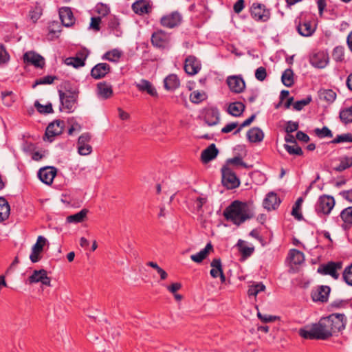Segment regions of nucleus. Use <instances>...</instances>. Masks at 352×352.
Wrapping results in <instances>:
<instances>
[{"mask_svg":"<svg viewBox=\"0 0 352 352\" xmlns=\"http://www.w3.org/2000/svg\"><path fill=\"white\" fill-rule=\"evenodd\" d=\"M64 127L65 122L63 120H56L48 124L45 130V136L50 142H52L55 136L59 135L63 133Z\"/></svg>","mask_w":352,"mask_h":352,"instance_id":"1a4fd4ad","label":"nucleus"},{"mask_svg":"<svg viewBox=\"0 0 352 352\" xmlns=\"http://www.w3.org/2000/svg\"><path fill=\"white\" fill-rule=\"evenodd\" d=\"M247 138L250 142H261L264 138V133L259 127H253L248 131Z\"/></svg>","mask_w":352,"mask_h":352,"instance_id":"7c9ffc66","label":"nucleus"},{"mask_svg":"<svg viewBox=\"0 0 352 352\" xmlns=\"http://www.w3.org/2000/svg\"><path fill=\"white\" fill-rule=\"evenodd\" d=\"M302 202H303L302 197H300L298 198V199L296 201L294 205L292 207V212H291L292 215L294 216V218L298 221H301L303 219V216H302V213L300 212Z\"/></svg>","mask_w":352,"mask_h":352,"instance_id":"37998d69","label":"nucleus"},{"mask_svg":"<svg viewBox=\"0 0 352 352\" xmlns=\"http://www.w3.org/2000/svg\"><path fill=\"white\" fill-rule=\"evenodd\" d=\"M332 58L336 62H342L344 59V47L336 46L333 50Z\"/></svg>","mask_w":352,"mask_h":352,"instance_id":"3c124183","label":"nucleus"},{"mask_svg":"<svg viewBox=\"0 0 352 352\" xmlns=\"http://www.w3.org/2000/svg\"><path fill=\"white\" fill-rule=\"evenodd\" d=\"M223 215L227 221L232 222L237 226L252 218V214L249 213L247 203L239 200L233 201L226 207L223 210Z\"/></svg>","mask_w":352,"mask_h":352,"instance_id":"f03ea898","label":"nucleus"},{"mask_svg":"<svg viewBox=\"0 0 352 352\" xmlns=\"http://www.w3.org/2000/svg\"><path fill=\"white\" fill-rule=\"evenodd\" d=\"M312 101L311 95L307 96L305 98L297 100L293 104V107L296 111H301L304 107L308 105Z\"/></svg>","mask_w":352,"mask_h":352,"instance_id":"5fc2aeb1","label":"nucleus"},{"mask_svg":"<svg viewBox=\"0 0 352 352\" xmlns=\"http://www.w3.org/2000/svg\"><path fill=\"white\" fill-rule=\"evenodd\" d=\"M342 279L348 285L352 286V263L344 269Z\"/></svg>","mask_w":352,"mask_h":352,"instance_id":"13d9d810","label":"nucleus"},{"mask_svg":"<svg viewBox=\"0 0 352 352\" xmlns=\"http://www.w3.org/2000/svg\"><path fill=\"white\" fill-rule=\"evenodd\" d=\"M136 87H138V90L142 92L146 91L148 94L153 97L158 96V94L155 88L153 87L152 83L147 80H141L140 83L136 85Z\"/></svg>","mask_w":352,"mask_h":352,"instance_id":"c85d7f7f","label":"nucleus"},{"mask_svg":"<svg viewBox=\"0 0 352 352\" xmlns=\"http://www.w3.org/2000/svg\"><path fill=\"white\" fill-rule=\"evenodd\" d=\"M340 217L343 221L341 227L344 230H349L352 226V206H349L343 209Z\"/></svg>","mask_w":352,"mask_h":352,"instance_id":"a878e982","label":"nucleus"},{"mask_svg":"<svg viewBox=\"0 0 352 352\" xmlns=\"http://www.w3.org/2000/svg\"><path fill=\"white\" fill-rule=\"evenodd\" d=\"M244 243H245L244 241L239 239L236 244V245L239 248V251L241 253V258L240 259L241 261L246 260L254 252V248L253 246L252 247L245 246Z\"/></svg>","mask_w":352,"mask_h":352,"instance_id":"473e14b6","label":"nucleus"},{"mask_svg":"<svg viewBox=\"0 0 352 352\" xmlns=\"http://www.w3.org/2000/svg\"><path fill=\"white\" fill-rule=\"evenodd\" d=\"M283 84L287 87H291L294 84V72L291 68L285 69L281 76Z\"/></svg>","mask_w":352,"mask_h":352,"instance_id":"4c0bfd02","label":"nucleus"},{"mask_svg":"<svg viewBox=\"0 0 352 352\" xmlns=\"http://www.w3.org/2000/svg\"><path fill=\"white\" fill-rule=\"evenodd\" d=\"M212 269L210 271V276L216 278L219 277V274L223 272L221 260L220 258H214L210 263Z\"/></svg>","mask_w":352,"mask_h":352,"instance_id":"72a5a7b5","label":"nucleus"},{"mask_svg":"<svg viewBox=\"0 0 352 352\" xmlns=\"http://www.w3.org/2000/svg\"><path fill=\"white\" fill-rule=\"evenodd\" d=\"M46 242L47 239L44 236H38L36 243L32 248V252L30 255V259L32 263H37L41 259V253L43 252Z\"/></svg>","mask_w":352,"mask_h":352,"instance_id":"f3484780","label":"nucleus"},{"mask_svg":"<svg viewBox=\"0 0 352 352\" xmlns=\"http://www.w3.org/2000/svg\"><path fill=\"white\" fill-rule=\"evenodd\" d=\"M342 268V261H329L327 263L320 265L318 267L317 272L322 275H329L333 279L337 280L340 276V274L338 271Z\"/></svg>","mask_w":352,"mask_h":352,"instance_id":"6e6552de","label":"nucleus"},{"mask_svg":"<svg viewBox=\"0 0 352 352\" xmlns=\"http://www.w3.org/2000/svg\"><path fill=\"white\" fill-rule=\"evenodd\" d=\"M221 182L227 189H234L239 186L240 180L230 168L223 166L221 168Z\"/></svg>","mask_w":352,"mask_h":352,"instance_id":"0eeeda50","label":"nucleus"},{"mask_svg":"<svg viewBox=\"0 0 352 352\" xmlns=\"http://www.w3.org/2000/svg\"><path fill=\"white\" fill-rule=\"evenodd\" d=\"M10 207L7 200L0 197V222L8 219L10 215Z\"/></svg>","mask_w":352,"mask_h":352,"instance_id":"f704fd0d","label":"nucleus"},{"mask_svg":"<svg viewBox=\"0 0 352 352\" xmlns=\"http://www.w3.org/2000/svg\"><path fill=\"white\" fill-rule=\"evenodd\" d=\"M283 146L287 152L291 155L302 156L304 154L303 151L302 150L301 147L298 145V144L294 145L285 144Z\"/></svg>","mask_w":352,"mask_h":352,"instance_id":"09e8293b","label":"nucleus"},{"mask_svg":"<svg viewBox=\"0 0 352 352\" xmlns=\"http://www.w3.org/2000/svg\"><path fill=\"white\" fill-rule=\"evenodd\" d=\"M108 28L111 32H113L116 36H120L122 31L120 28V22L117 17L115 16H111L108 22Z\"/></svg>","mask_w":352,"mask_h":352,"instance_id":"58836bf2","label":"nucleus"},{"mask_svg":"<svg viewBox=\"0 0 352 352\" xmlns=\"http://www.w3.org/2000/svg\"><path fill=\"white\" fill-rule=\"evenodd\" d=\"M10 60V55L6 51L3 45H0V65L8 62Z\"/></svg>","mask_w":352,"mask_h":352,"instance_id":"680f3d73","label":"nucleus"},{"mask_svg":"<svg viewBox=\"0 0 352 352\" xmlns=\"http://www.w3.org/2000/svg\"><path fill=\"white\" fill-rule=\"evenodd\" d=\"M24 63L31 65L36 68L43 69L45 67V58L34 51L26 52L23 56Z\"/></svg>","mask_w":352,"mask_h":352,"instance_id":"9d476101","label":"nucleus"},{"mask_svg":"<svg viewBox=\"0 0 352 352\" xmlns=\"http://www.w3.org/2000/svg\"><path fill=\"white\" fill-rule=\"evenodd\" d=\"M111 72V67L106 63H100L96 64L91 70V76L96 79L99 80L103 78Z\"/></svg>","mask_w":352,"mask_h":352,"instance_id":"6ab92c4d","label":"nucleus"},{"mask_svg":"<svg viewBox=\"0 0 352 352\" xmlns=\"http://www.w3.org/2000/svg\"><path fill=\"white\" fill-rule=\"evenodd\" d=\"M342 142H352V134L350 133L338 135L333 140L331 144H340Z\"/></svg>","mask_w":352,"mask_h":352,"instance_id":"864d4df0","label":"nucleus"},{"mask_svg":"<svg viewBox=\"0 0 352 352\" xmlns=\"http://www.w3.org/2000/svg\"><path fill=\"white\" fill-rule=\"evenodd\" d=\"M213 251V245L210 242L208 243L206 247L195 254L190 256L191 260L197 263H201L207 258L209 253Z\"/></svg>","mask_w":352,"mask_h":352,"instance_id":"cd10ccee","label":"nucleus"},{"mask_svg":"<svg viewBox=\"0 0 352 352\" xmlns=\"http://www.w3.org/2000/svg\"><path fill=\"white\" fill-rule=\"evenodd\" d=\"M89 210L86 208H84L79 211L78 212H76L74 214L69 215L67 217V221L68 223H81L85 221V219L87 217V214H88Z\"/></svg>","mask_w":352,"mask_h":352,"instance_id":"c9c22d12","label":"nucleus"},{"mask_svg":"<svg viewBox=\"0 0 352 352\" xmlns=\"http://www.w3.org/2000/svg\"><path fill=\"white\" fill-rule=\"evenodd\" d=\"M296 30L299 34L305 37L311 36L315 32V28L312 27L311 21L305 20L302 22L300 19L296 26Z\"/></svg>","mask_w":352,"mask_h":352,"instance_id":"bb28decb","label":"nucleus"},{"mask_svg":"<svg viewBox=\"0 0 352 352\" xmlns=\"http://www.w3.org/2000/svg\"><path fill=\"white\" fill-rule=\"evenodd\" d=\"M180 85V81L176 74H170L164 80V88L168 91H173Z\"/></svg>","mask_w":352,"mask_h":352,"instance_id":"c756f323","label":"nucleus"},{"mask_svg":"<svg viewBox=\"0 0 352 352\" xmlns=\"http://www.w3.org/2000/svg\"><path fill=\"white\" fill-rule=\"evenodd\" d=\"M112 86L107 82H100L97 84L98 96L103 100L110 98L113 96Z\"/></svg>","mask_w":352,"mask_h":352,"instance_id":"b1692460","label":"nucleus"},{"mask_svg":"<svg viewBox=\"0 0 352 352\" xmlns=\"http://www.w3.org/2000/svg\"><path fill=\"white\" fill-rule=\"evenodd\" d=\"M57 76L47 75L44 77L36 79L33 83L32 87L35 88L37 85H50L52 84L54 80L57 79Z\"/></svg>","mask_w":352,"mask_h":352,"instance_id":"8fccbe9b","label":"nucleus"},{"mask_svg":"<svg viewBox=\"0 0 352 352\" xmlns=\"http://www.w3.org/2000/svg\"><path fill=\"white\" fill-rule=\"evenodd\" d=\"M319 97L320 100L332 103L336 98V93L332 89H323L319 91Z\"/></svg>","mask_w":352,"mask_h":352,"instance_id":"a19ab883","label":"nucleus"},{"mask_svg":"<svg viewBox=\"0 0 352 352\" xmlns=\"http://www.w3.org/2000/svg\"><path fill=\"white\" fill-rule=\"evenodd\" d=\"M219 154V150L216 145L212 143L206 149L202 151L201 154V160L204 164H207L217 157Z\"/></svg>","mask_w":352,"mask_h":352,"instance_id":"4be33fe9","label":"nucleus"},{"mask_svg":"<svg viewBox=\"0 0 352 352\" xmlns=\"http://www.w3.org/2000/svg\"><path fill=\"white\" fill-rule=\"evenodd\" d=\"M204 120L208 126L217 125L220 120V113L217 107H210L204 110Z\"/></svg>","mask_w":352,"mask_h":352,"instance_id":"dca6fc26","label":"nucleus"},{"mask_svg":"<svg viewBox=\"0 0 352 352\" xmlns=\"http://www.w3.org/2000/svg\"><path fill=\"white\" fill-rule=\"evenodd\" d=\"M316 135L320 138H332L333 133L327 126H323L322 129L316 128L314 130Z\"/></svg>","mask_w":352,"mask_h":352,"instance_id":"4d7b16f0","label":"nucleus"},{"mask_svg":"<svg viewBox=\"0 0 352 352\" xmlns=\"http://www.w3.org/2000/svg\"><path fill=\"white\" fill-rule=\"evenodd\" d=\"M265 285L263 283H256L252 285H250L248 290V295L250 296H256L260 292L265 290Z\"/></svg>","mask_w":352,"mask_h":352,"instance_id":"49530a36","label":"nucleus"},{"mask_svg":"<svg viewBox=\"0 0 352 352\" xmlns=\"http://www.w3.org/2000/svg\"><path fill=\"white\" fill-rule=\"evenodd\" d=\"M245 105L242 102H234L230 103L228 107V113L234 117L241 116L245 111Z\"/></svg>","mask_w":352,"mask_h":352,"instance_id":"2f4dec72","label":"nucleus"},{"mask_svg":"<svg viewBox=\"0 0 352 352\" xmlns=\"http://www.w3.org/2000/svg\"><path fill=\"white\" fill-rule=\"evenodd\" d=\"M349 300L346 299H336L332 301L327 307V309L329 311H331L334 309H340L346 308V307L349 303Z\"/></svg>","mask_w":352,"mask_h":352,"instance_id":"a18cd8bd","label":"nucleus"},{"mask_svg":"<svg viewBox=\"0 0 352 352\" xmlns=\"http://www.w3.org/2000/svg\"><path fill=\"white\" fill-rule=\"evenodd\" d=\"M88 51H79L75 57H69L65 60V63L72 65L74 68L83 67L85 65V60L88 56Z\"/></svg>","mask_w":352,"mask_h":352,"instance_id":"412c9836","label":"nucleus"},{"mask_svg":"<svg viewBox=\"0 0 352 352\" xmlns=\"http://www.w3.org/2000/svg\"><path fill=\"white\" fill-rule=\"evenodd\" d=\"M201 61L195 56L189 55L184 60V69L189 76H194L201 70Z\"/></svg>","mask_w":352,"mask_h":352,"instance_id":"9b49d317","label":"nucleus"},{"mask_svg":"<svg viewBox=\"0 0 352 352\" xmlns=\"http://www.w3.org/2000/svg\"><path fill=\"white\" fill-rule=\"evenodd\" d=\"M289 258L294 265H300L305 261L303 252L296 249H292L289 252Z\"/></svg>","mask_w":352,"mask_h":352,"instance_id":"e433bc0d","label":"nucleus"},{"mask_svg":"<svg viewBox=\"0 0 352 352\" xmlns=\"http://www.w3.org/2000/svg\"><path fill=\"white\" fill-rule=\"evenodd\" d=\"M336 204L334 197L331 195H321L316 205V212L320 216V214L328 215Z\"/></svg>","mask_w":352,"mask_h":352,"instance_id":"423d86ee","label":"nucleus"},{"mask_svg":"<svg viewBox=\"0 0 352 352\" xmlns=\"http://www.w3.org/2000/svg\"><path fill=\"white\" fill-rule=\"evenodd\" d=\"M227 163L235 166H241L245 168H250L252 166V165H248L245 162H244L242 160V157L240 156H235L233 158L228 159L227 160Z\"/></svg>","mask_w":352,"mask_h":352,"instance_id":"bf43d9fd","label":"nucleus"},{"mask_svg":"<svg viewBox=\"0 0 352 352\" xmlns=\"http://www.w3.org/2000/svg\"><path fill=\"white\" fill-rule=\"evenodd\" d=\"M47 272L45 270H34L32 275L28 277V281L30 284L41 283Z\"/></svg>","mask_w":352,"mask_h":352,"instance_id":"ea45409f","label":"nucleus"},{"mask_svg":"<svg viewBox=\"0 0 352 352\" xmlns=\"http://www.w3.org/2000/svg\"><path fill=\"white\" fill-rule=\"evenodd\" d=\"M347 318L344 314L333 313L322 317L318 322L313 323L309 329L300 328L298 334L306 340H327L333 336H338L346 325Z\"/></svg>","mask_w":352,"mask_h":352,"instance_id":"f257e3e1","label":"nucleus"},{"mask_svg":"<svg viewBox=\"0 0 352 352\" xmlns=\"http://www.w3.org/2000/svg\"><path fill=\"white\" fill-rule=\"evenodd\" d=\"M249 12L252 18L257 22H267L271 16L270 9L263 3L258 1L253 2Z\"/></svg>","mask_w":352,"mask_h":352,"instance_id":"7ed1b4c3","label":"nucleus"},{"mask_svg":"<svg viewBox=\"0 0 352 352\" xmlns=\"http://www.w3.org/2000/svg\"><path fill=\"white\" fill-rule=\"evenodd\" d=\"M170 34L162 30L154 32L151 38L152 45L155 47L162 50L170 48Z\"/></svg>","mask_w":352,"mask_h":352,"instance_id":"39448f33","label":"nucleus"},{"mask_svg":"<svg viewBox=\"0 0 352 352\" xmlns=\"http://www.w3.org/2000/svg\"><path fill=\"white\" fill-rule=\"evenodd\" d=\"M78 153L81 155H87L91 153L92 147L88 144H77Z\"/></svg>","mask_w":352,"mask_h":352,"instance_id":"0e129e2a","label":"nucleus"},{"mask_svg":"<svg viewBox=\"0 0 352 352\" xmlns=\"http://www.w3.org/2000/svg\"><path fill=\"white\" fill-rule=\"evenodd\" d=\"M280 204V200L277 194L273 192H269L263 200V207L267 210H275Z\"/></svg>","mask_w":352,"mask_h":352,"instance_id":"393cba45","label":"nucleus"},{"mask_svg":"<svg viewBox=\"0 0 352 352\" xmlns=\"http://www.w3.org/2000/svg\"><path fill=\"white\" fill-rule=\"evenodd\" d=\"M57 174V168L54 166H45L38 171V177L44 184L51 185Z\"/></svg>","mask_w":352,"mask_h":352,"instance_id":"4468645a","label":"nucleus"},{"mask_svg":"<svg viewBox=\"0 0 352 352\" xmlns=\"http://www.w3.org/2000/svg\"><path fill=\"white\" fill-rule=\"evenodd\" d=\"M258 318L263 322H274L276 320H280L279 316H271V315H263L260 312H258L257 314Z\"/></svg>","mask_w":352,"mask_h":352,"instance_id":"e2e57ef3","label":"nucleus"},{"mask_svg":"<svg viewBox=\"0 0 352 352\" xmlns=\"http://www.w3.org/2000/svg\"><path fill=\"white\" fill-rule=\"evenodd\" d=\"M331 290V287L327 285L318 286L311 294L313 301L322 303L328 302Z\"/></svg>","mask_w":352,"mask_h":352,"instance_id":"2eb2a0df","label":"nucleus"},{"mask_svg":"<svg viewBox=\"0 0 352 352\" xmlns=\"http://www.w3.org/2000/svg\"><path fill=\"white\" fill-rule=\"evenodd\" d=\"M122 56V52L118 49L107 52L102 56V59L107 60L111 62L117 63Z\"/></svg>","mask_w":352,"mask_h":352,"instance_id":"c03bdc74","label":"nucleus"},{"mask_svg":"<svg viewBox=\"0 0 352 352\" xmlns=\"http://www.w3.org/2000/svg\"><path fill=\"white\" fill-rule=\"evenodd\" d=\"M182 16L178 11H174L164 15L160 19L161 25L168 28L178 27L182 23Z\"/></svg>","mask_w":352,"mask_h":352,"instance_id":"f8f14e48","label":"nucleus"},{"mask_svg":"<svg viewBox=\"0 0 352 352\" xmlns=\"http://www.w3.org/2000/svg\"><path fill=\"white\" fill-rule=\"evenodd\" d=\"M226 82L233 93L240 94L245 89V82L241 76H228Z\"/></svg>","mask_w":352,"mask_h":352,"instance_id":"a211bd4d","label":"nucleus"},{"mask_svg":"<svg viewBox=\"0 0 352 352\" xmlns=\"http://www.w3.org/2000/svg\"><path fill=\"white\" fill-rule=\"evenodd\" d=\"M132 9L135 14L143 15L152 11V6L146 0H138L132 5Z\"/></svg>","mask_w":352,"mask_h":352,"instance_id":"5701e85b","label":"nucleus"},{"mask_svg":"<svg viewBox=\"0 0 352 352\" xmlns=\"http://www.w3.org/2000/svg\"><path fill=\"white\" fill-rule=\"evenodd\" d=\"M299 124L298 122L288 121L286 123L285 131L287 133H292L298 130Z\"/></svg>","mask_w":352,"mask_h":352,"instance_id":"774afa93","label":"nucleus"},{"mask_svg":"<svg viewBox=\"0 0 352 352\" xmlns=\"http://www.w3.org/2000/svg\"><path fill=\"white\" fill-rule=\"evenodd\" d=\"M59 17L63 25L69 28L75 23V17L69 7H63L59 9Z\"/></svg>","mask_w":352,"mask_h":352,"instance_id":"aec40b11","label":"nucleus"},{"mask_svg":"<svg viewBox=\"0 0 352 352\" xmlns=\"http://www.w3.org/2000/svg\"><path fill=\"white\" fill-rule=\"evenodd\" d=\"M60 106L59 110L63 111V107L68 110V112H72L73 107L77 102L78 91L76 90H67L66 93L61 90L58 91Z\"/></svg>","mask_w":352,"mask_h":352,"instance_id":"20e7f679","label":"nucleus"},{"mask_svg":"<svg viewBox=\"0 0 352 352\" xmlns=\"http://www.w3.org/2000/svg\"><path fill=\"white\" fill-rule=\"evenodd\" d=\"M256 118V114H252L250 117H249L248 119L244 120L239 126V127L233 133L234 135H236L240 132V131L249 125L251 124V123L255 120Z\"/></svg>","mask_w":352,"mask_h":352,"instance_id":"338daca9","label":"nucleus"},{"mask_svg":"<svg viewBox=\"0 0 352 352\" xmlns=\"http://www.w3.org/2000/svg\"><path fill=\"white\" fill-rule=\"evenodd\" d=\"M204 96V93H200L198 91H194L190 95V100L192 103L198 104L205 99Z\"/></svg>","mask_w":352,"mask_h":352,"instance_id":"052dcab7","label":"nucleus"},{"mask_svg":"<svg viewBox=\"0 0 352 352\" xmlns=\"http://www.w3.org/2000/svg\"><path fill=\"white\" fill-rule=\"evenodd\" d=\"M329 60V54L327 52L324 51H319L314 53L309 57L310 64L313 67L318 69L324 68L327 65Z\"/></svg>","mask_w":352,"mask_h":352,"instance_id":"ddd939ff","label":"nucleus"},{"mask_svg":"<svg viewBox=\"0 0 352 352\" xmlns=\"http://www.w3.org/2000/svg\"><path fill=\"white\" fill-rule=\"evenodd\" d=\"M267 77V71L264 67H259L255 71V78L259 81H263Z\"/></svg>","mask_w":352,"mask_h":352,"instance_id":"69168bd1","label":"nucleus"},{"mask_svg":"<svg viewBox=\"0 0 352 352\" xmlns=\"http://www.w3.org/2000/svg\"><path fill=\"white\" fill-rule=\"evenodd\" d=\"M1 99L3 100V104L10 107L14 102V94L11 91H5L1 92Z\"/></svg>","mask_w":352,"mask_h":352,"instance_id":"6e6d98bb","label":"nucleus"},{"mask_svg":"<svg viewBox=\"0 0 352 352\" xmlns=\"http://www.w3.org/2000/svg\"><path fill=\"white\" fill-rule=\"evenodd\" d=\"M339 118L344 124L352 122V113L346 108L340 110Z\"/></svg>","mask_w":352,"mask_h":352,"instance_id":"603ef678","label":"nucleus"},{"mask_svg":"<svg viewBox=\"0 0 352 352\" xmlns=\"http://www.w3.org/2000/svg\"><path fill=\"white\" fill-rule=\"evenodd\" d=\"M340 161V164L333 168L336 172H342L352 166V157L344 156Z\"/></svg>","mask_w":352,"mask_h":352,"instance_id":"79ce46f5","label":"nucleus"},{"mask_svg":"<svg viewBox=\"0 0 352 352\" xmlns=\"http://www.w3.org/2000/svg\"><path fill=\"white\" fill-rule=\"evenodd\" d=\"M34 107H36L38 112L42 114H49L54 112L52 104L51 102H48L47 104H41L38 100L34 102Z\"/></svg>","mask_w":352,"mask_h":352,"instance_id":"de8ad7c7","label":"nucleus"}]
</instances>
